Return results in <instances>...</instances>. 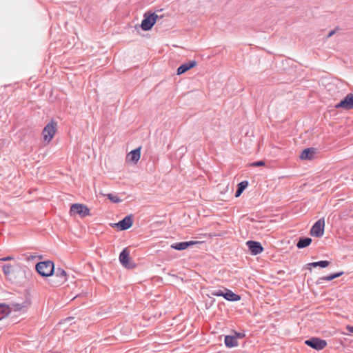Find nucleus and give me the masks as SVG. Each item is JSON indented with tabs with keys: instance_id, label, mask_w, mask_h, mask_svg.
<instances>
[{
	"instance_id": "18",
	"label": "nucleus",
	"mask_w": 353,
	"mask_h": 353,
	"mask_svg": "<svg viewBox=\"0 0 353 353\" xmlns=\"http://www.w3.org/2000/svg\"><path fill=\"white\" fill-rule=\"evenodd\" d=\"M225 344L228 347H234L238 345V341L236 336H226L225 337Z\"/></svg>"
},
{
	"instance_id": "26",
	"label": "nucleus",
	"mask_w": 353,
	"mask_h": 353,
	"mask_svg": "<svg viewBox=\"0 0 353 353\" xmlns=\"http://www.w3.org/2000/svg\"><path fill=\"white\" fill-rule=\"evenodd\" d=\"M265 165V162L263 161H259L253 162L250 164V166L253 167H259V166H263Z\"/></svg>"
},
{
	"instance_id": "5",
	"label": "nucleus",
	"mask_w": 353,
	"mask_h": 353,
	"mask_svg": "<svg viewBox=\"0 0 353 353\" xmlns=\"http://www.w3.org/2000/svg\"><path fill=\"white\" fill-rule=\"evenodd\" d=\"M70 216L78 214L81 217H84L90 215V210L83 204L74 203L70 207Z\"/></svg>"
},
{
	"instance_id": "29",
	"label": "nucleus",
	"mask_w": 353,
	"mask_h": 353,
	"mask_svg": "<svg viewBox=\"0 0 353 353\" xmlns=\"http://www.w3.org/2000/svg\"><path fill=\"white\" fill-rule=\"evenodd\" d=\"M346 329L351 333H353V326L347 325Z\"/></svg>"
},
{
	"instance_id": "23",
	"label": "nucleus",
	"mask_w": 353,
	"mask_h": 353,
	"mask_svg": "<svg viewBox=\"0 0 353 353\" xmlns=\"http://www.w3.org/2000/svg\"><path fill=\"white\" fill-rule=\"evenodd\" d=\"M10 312V307L6 304H0V314L7 316Z\"/></svg>"
},
{
	"instance_id": "10",
	"label": "nucleus",
	"mask_w": 353,
	"mask_h": 353,
	"mask_svg": "<svg viewBox=\"0 0 353 353\" xmlns=\"http://www.w3.org/2000/svg\"><path fill=\"white\" fill-rule=\"evenodd\" d=\"M30 305L29 301H23L21 303H12L10 304V311H14L15 312H19L21 314H23L26 312L28 306Z\"/></svg>"
},
{
	"instance_id": "30",
	"label": "nucleus",
	"mask_w": 353,
	"mask_h": 353,
	"mask_svg": "<svg viewBox=\"0 0 353 353\" xmlns=\"http://www.w3.org/2000/svg\"><path fill=\"white\" fill-rule=\"evenodd\" d=\"M336 33V30H332L329 32L327 37H331L332 35H334Z\"/></svg>"
},
{
	"instance_id": "28",
	"label": "nucleus",
	"mask_w": 353,
	"mask_h": 353,
	"mask_svg": "<svg viewBox=\"0 0 353 353\" xmlns=\"http://www.w3.org/2000/svg\"><path fill=\"white\" fill-rule=\"evenodd\" d=\"M13 259L12 256H6V257H3V258H1L0 259L1 261H9V260H12Z\"/></svg>"
},
{
	"instance_id": "17",
	"label": "nucleus",
	"mask_w": 353,
	"mask_h": 353,
	"mask_svg": "<svg viewBox=\"0 0 353 353\" xmlns=\"http://www.w3.org/2000/svg\"><path fill=\"white\" fill-rule=\"evenodd\" d=\"M315 154V149L309 148H306L301 152L300 158L301 159H312Z\"/></svg>"
},
{
	"instance_id": "8",
	"label": "nucleus",
	"mask_w": 353,
	"mask_h": 353,
	"mask_svg": "<svg viewBox=\"0 0 353 353\" xmlns=\"http://www.w3.org/2000/svg\"><path fill=\"white\" fill-rule=\"evenodd\" d=\"M119 261L125 268L132 269L135 267V265L130 261V254L127 249H123L120 253Z\"/></svg>"
},
{
	"instance_id": "25",
	"label": "nucleus",
	"mask_w": 353,
	"mask_h": 353,
	"mask_svg": "<svg viewBox=\"0 0 353 353\" xmlns=\"http://www.w3.org/2000/svg\"><path fill=\"white\" fill-rule=\"evenodd\" d=\"M12 271V267L10 265L6 264L3 266V272L7 276H10Z\"/></svg>"
},
{
	"instance_id": "19",
	"label": "nucleus",
	"mask_w": 353,
	"mask_h": 353,
	"mask_svg": "<svg viewBox=\"0 0 353 353\" xmlns=\"http://www.w3.org/2000/svg\"><path fill=\"white\" fill-rule=\"evenodd\" d=\"M248 182L247 181H243L238 184V188L235 193V196L239 197L243 190L248 187Z\"/></svg>"
},
{
	"instance_id": "12",
	"label": "nucleus",
	"mask_w": 353,
	"mask_h": 353,
	"mask_svg": "<svg viewBox=\"0 0 353 353\" xmlns=\"http://www.w3.org/2000/svg\"><path fill=\"white\" fill-rule=\"evenodd\" d=\"M246 244L253 255L259 254L263 250V248L259 242L249 241Z\"/></svg>"
},
{
	"instance_id": "22",
	"label": "nucleus",
	"mask_w": 353,
	"mask_h": 353,
	"mask_svg": "<svg viewBox=\"0 0 353 353\" xmlns=\"http://www.w3.org/2000/svg\"><path fill=\"white\" fill-rule=\"evenodd\" d=\"M343 274V272H337V273H334V274H331L327 275L326 276L322 277L321 279V280H324V281H332V280H333V279H334L336 278L339 277Z\"/></svg>"
},
{
	"instance_id": "27",
	"label": "nucleus",
	"mask_w": 353,
	"mask_h": 353,
	"mask_svg": "<svg viewBox=\"0 0 353 353\" xmlns=\"http://www.w3.org/2000/svg\"><path fill=\"white\" fill-rule=\"evenodd\" d=\"M223 294H224V292L222 290L214 291L212 293V294L213 296H223Z\"/></svg>"
},
{
	"instance_id": "15",
	"label": "nucleus",
	"mask_w": 353,
	"mask_h": 353,
	"mask_svg": "<svg viewBox=\"0 0 353 353\" xmlns=\"http://www.w3.org/2000/svg\"><path fill=\"white\" fill-rule=\"evenodd\" d=\"M140 150H141L140 148L132 150L127 156L128 161L133 162L134 163H137L139 161V160L140 159V157H141Z\"/></svg>"
},
{
	"instance_id": "14",
	"label": "nucleus",
	"mask_w": 353,
	"mask_h": 353,
	"mask_svg": "<svg viewBox=\"0 0 353 353\" xmlns=\"http://www.w3.org/2000/svg\"><path fill=\"white\" fill-rule=\"evenodd\" d=\"M196 64H197V62L196 61H194V60L190 61L189 62H187V63H185L182 64L177 69V74L180 75V74H182L185 73L188 70H189L191 68H192L194 66H196Z\"/></svg>"
},
{
	"instance_id": "20",
	"label": "nucleus",
	"mask_w": 353,
	"mask_h": 353,
	"mask_svg": "<svg viewBox=\"0 0 353 353\" xmlns=\"http://www.w3.org/2000/svg\"><path fill=\"white\" fill-rule=\"evenodd\" d=\"M312 242V239L310 238H304V239H301L297 244H296V246L299 249H302V248H306L307 246H308Z\"/></svg>"
},
{
	"instance_id": "31",
	"label": "nucleus",
	"mask_w": 353,
	"mask_h": 353,
	"mask_svg": "<svg viewBox=\"0 0 353 353\" xmlns=\"http://www.w3.org/2000/svg\"><path fill=\"white\" fill-rule=\"evenodd\" d=\"M237 336L238 337H240V338H242L244 336V334H237Z\"/></svg>"
},
{
	"instance_id": "21",
	"label": "nucleus",
	"mask_w": 353,
	"mask_h": 353,
	"mask_svg": "<svg viewBox=\"0 0 353 353\" xmlns=\"http://www.w3.org/2000/svg\"><path fill=\"white\" fill-rule=\"evenodd\" d=\"M330 264V262L327 261H320L317 262H312L308 263V265L316 268V267H321L322 268H325L327 267Z\"/></svg>"
},
{
	"instance_id": "11",
	"label": "nucleus",
	"mask_w": 353,
	"mask_h": 353,
	"mask_svg": "<svg viewBox=\"0 0 353 353\" xmlns=\"http://www.w3.org/2000/svg\"><path fill=\"white\" fill-rule=\"evenodd\" d=\"M132 223L133 221L132 215H128L115 225L120 229V230H125L129 229L132 225Z\"/></svg>"
},
{
	"instance_id": "24",
	"label": "nucleus",
	"mask_w": 353,
	"mask_h": 353,
	"mask_svg": "<svg viewBox=\"0 0 353 353\" xmlns=\"http://www.w3.org/2000/svg\"><path fill=\"white\" fill-rule=\"evenodd\" d=\"M107 196L112 202L114 203H118L121 201V200L116 194H108Z\"/></svg>"
},
{
	"instance_id": "4",
	"label": "nucleus",
	"mask_w": 353,
	"mask_h": 353,
	"mask_svg": "<svg viewBox=\"0 0 353 353\" xmlns=\"http://www.w3.org/2000/svg\"><path fill=\"white\" fill-rule=\"evenodd\" d=\"M143 19L141 24V28L144 31L150 30L155 24L158 15L155 13L145 12L143 15Z\"/></svg>"
},
{
	"instance_id": "7",
	"label": "nucleus",
	"mask_w": 353,
	"mask_h": 353,
	"mask_svg": "<svg viewBox=\"0 0 353 353\" xmlns=\"http://www.w3.org/2000/svg\"><path fill=\"white\" fill-rule=\"evenodd\" d=\"M305 343L307 345L316 350H321L327 345V342L325 340L321 339L319 338H312L309 340H306L305 341Z\"/></svg>"
},
{
	"instance_id": "3",
	"label": "nucleus",
	"mask_w": 353,
	"mask_h": 353,
	"mask_svg": "<svg viewBox=\"0 0 353 353\" xmlns=\"http://www.w3.org/2000/svg\"><path fill=\"white\" fill-rule=\"evenodd\" d=\"M54 276L50 279L51 285L58 287L67 281V273L63 269L58 268L54 270Z\"/></svg>"
},
{
	"instance_id": "6",
	"label": "nucleus",
	"mask_w": 353,
	"mask_h": 353,
	"mask_svg": "<svg viewBox=\"0 0 353 353\" xmlns=\"http://www.w3.org/2000/svg\"><path fill=\"white\" fill-rule=\"evenodd\" d=\"M325 220L323 218L319 219L312 227L310 234L315 237H321L324 234Z\"/></svg>"
},
{
	"instance_id": "1",
	"label": "nucleus",
	"mask_w": 353,
	"mask_h": 353,
	"mask_svg": "<svg viewBox=\"0 0 353 353\" xmlns=\"http://www.w3.org/2000/svg\"><path fill=\"white\" fill-rule=\"evenodd\" d=\"M36 270L42 276H50L54 274V265L51 261H41L36 265Z\"/></svg>"
},
{
	"instance_id": "2",
	"label": "nucleus",
	"mask_w": 353,
	"mask_h": 353,
	"mask_svg": "<svg viewBox=\"0 0 353 353\" xmlns=\"http://www.w3.org/2000/svg\"><path fill=\"white\" fill-rule=\"evenodd\" d=\"M57 123L51 121L48 123L43 130L42 137L43 141L45 145H48L53 139L57 132Z\"/></svg>"
},
{
	"instance_id": "9",
	"label": "nucleus",
	"mask_w": 353,
	"mask_h": 353,
	"mask_svg": "<svg viewBox=\"0 0 353 353\" xmlns=\"http://www.w3.org/2000/svg\"><path fill=\"white\" fill-rule=\"evenodd\" d=\"M336 108L351 110L353 108V94H348L344 99L335 105Z\"/></svg>"
},
{
	"instance_id": "16",
	"label": "nucleus",
	"mask_w": 353,
	"mask_h": 353,
	"mask_svg": "<svg viewBox=\"0 0 353 353\" xmlns=\"http://www.w3.org/2000/svg\"><path fill=\"white\" fill-rule=\"evenodd\" d=\"M223 297L230 301H238L241 299V296L230 290L226 289Z\"/></svg>"
},
{
	"instance_id": "13",
	"label": "nucleus",
	"mask_w": 353,
	"mask_h": 353,
	"mask_svg": "<svg viewBox=\"0 0 353 353\" xmlns=\"http://www.w3.org/2000/svg\"><path fill=\"white\" fill-rule=\"evenodd\" d=\"M199 241H190L186 242H180L176 243L171 245V248L172 249L176 250H184L186 248H188L190 245H196L199 243Z\"/></svg>"
}]
</instances>
